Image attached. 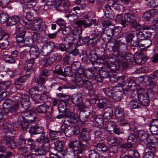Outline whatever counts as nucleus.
Masks as SVG:
<instances>
[{
    "label": "nucleus",
    "mask_w": 158,
    "mask_h": 158,
    "mask_svg": "<svg viewBox=\"0 0 158 158\" xmlns=\"http://www.w3.org/2000/svg\"><path fill=\"white\" fill-rule=\"evenodd\" d=\"M35 152H38V154H35V156L44 155L46 153V150L43 147H39L35 149Z\"/></svg>",
    "instance_id": "61"
},
{
    "label": "nucleus",
    "mask_w": 158,
    "mask_h": 158,
    "mask_svg": "<svg viewBox=\"0 0 158 158\" xmlns=\"http://www.w3.org/2000/svg\"><path fill=\"white\" fill-rule=\"evenodd\" d=\"M30 57L32 60L37 58L40 54L39 49L36 45L31 46L29 51Z\"/></svg>",
    "instance_id": "17"
},
{
    "label": "nucleus",
    "mask_w": 158,
    "mask_h": 158,
    "mask_svg": "<svg viewBox=\"0 0 158 158\" xmlns=\"http://www.w3.org/2000/svg\"><path fill=\"white\" fill-rule=\"evenodd\" d=\"M82 86L88 89H92L93 87V84L92 82L88 80L85 79V80L84 83H83V85Z\"/></svg>",
    "instance_id": "62"
},
{
    "label": "nucleus",
    "mask_w": 158,
    "mask_h": 158,
    "mask_svg": "<svg viewBox=\"0 0 158 158\" xmlns=\"http://www.w3.org/2000/svg\"><path fill=\"white\" fill-rule=\"evenodd\" d=\"M122 45H123L125 48L126 47V44L122 43H120L119 44H115L112 47V51L113 53H115L116 54H119L120 50V48Z\"/></svg>",
    "instance_id": "43"
},
{
    "label": "nucleus",
    "mask_w": 158,
    "mask_h": 158,
    "mask_svg": "<svg viewBox=\"0 0 158 158\" xmlns=\"http://www.w3.org/2000/svg\"><path fill=\"white\" fill-rule=\"evenodd\" d=\"M110 5L106 4L104 6L103 11L105 15L107 18L112 19L114 17V12L111 8Z\"/></svg>",
    "instance_id": "18"
},
{
    "label": "nucleus",
    "mask_w": 158,
    "mask_h": 158,
    "mask_svg": "<svg viewBox=\"0 0 158 158\" xmlns=\"http://www.w3.org/2000/svg\"><path fill=\"white\" fill-rule=\"evenodd\" d=\"M102 91L108 97H112L114 93L113 89H112L109 88H106L103 89Z\"/></svg>",
    "instance_id": "60"
},
{
    "label": "nucleus",
    "mask_w": 158,
    "mask_h": 158,
    "mask_svg": "<svg viewBox=\"0 0 158 158\" xmlns=\"http://www.w3.org/2000/svg\"><path fill=\"white\" fill-rule=\"evenodd\" d=\"M123 56H120L121 58V63L122 65L124 67L127 66L129 64L133 62L134 59V56L129 53H124Z\"/></svg>",
    "instance_id": "8"
},
{
    "label": "nucleus",
    "mask_w": 158,
    "mask_h": 158,
    "mask_svg": "<svg viewBox=\"0 0 158 158\" xmlns=\"http://www.w3.org/2000/svg\"><path fill=\"white\" fill-rule=\"evenodd\" d=\"M40 20H41L42 21H43V19L40 17H38L35 19L33 21V24H32L31 22H23V26L25 27L28 30H32L33 29L34 23H36V21H38Z\"/></svg>",
    "instance_id": "39"
},
{
    "label": "nucleus",
    "mask_w": 158,
    "mask_h": 158,
    "mask_svg": "<svg viewBox=\"0 0 158 158\" xmlns=\"http://www.w3.org/2000/svg\"><path fill=\"white\" fill-rule=\"evenodd\" d=\"M2 58L4 60L8 63H13L15 62L14 58L10 55L4 54L2 56Z\"/></svg>",
    "instance_id": "50"
},
{
    "label": "nucleus",
    "mask_w": 158,
    "mask_h": 158,
    "mask_svg": "<svg viewBox=\"0 0 158 158\" xmlns=\"http://www.w3.org/2000/svg\"><path fill=\"white\" fill-rule=\"evenodd\" d=\"M151 35V33L149 31H139L137 34V37L139 42L140 40L150 38Z\"/></svg>",
    "instance_id": "24"
},
{
    "label": "nucleus",
    "mask_w": 158,
    "mask_h": 158,
    "mask_svg": "<svg viewBox=\"0 0 158 158\" xmlns=\"http://www.w3.org/2000/svg\"><path fill=\"white\" fill-rule=\"evenodd\" d=\"M138 135L141 142L146 143L147 142V140L148 138V135L146 131L143 130H140L139 131Z\"/></svg>",
    "instance_id": "30"
},
{
    "label": "nucleus",
    "mask_w": 158,
    "mask_h": 158,
    "mask_svg": "<svg viewBox=\"0 0 158 158\" xmlns=\"http://www.w3.org/2000/svg\"><path fill=\"white\" fill-rule=\"evenodd\" d=\"M48 140V138L46 137L45 135H41V136L38 138L36 140V142L38 144L39 147H42L44 142Z\"/></svg>",
    "instance_id": "42"
},
{
    "label": "nucleus",
    "mask_w": 158,
    "mask_h": 158,
    "mask_svg": "<svg viewBox=\"0 0 158 158\" xmlns=\"http://www.w3.org/2000/svg\"><path fill=\"white\" fill-rule=\"evenodd\" d=\"M127 81L128 82V87L132 91H137L138 90H139L140 89L142 88L139 84H137L134 77L128 78L127 79Z\"/></svg>",
    "instance_id": "13"
},
{
    "label": "nucleus",
    "mask_w": 158,
    "mask_h": 158,
    "mask_svg": "<svg viewBox=\"0 0 158 158\" xmlns=\"http://www.w3.org/2000/svg\"><path fill=\"white\" fill-rule=\"evenodd\" d=\"M72 69L70 67H66L64 69V72L62 75L65 77V76L72 77L73 75Z\"/></svg>",
    "instance_id": "51"
},
{
    "label": "nucleus",
    "mask_w": 158,
    "mask_h": 158,
    "mask_svg": "<svg viewBox=\"0 0 158 158\" xmlns=\"http://www.w3.org/2000/svg\"><path fill=\"white\" fill-rule=\"evenodd\" d=\"M123 35L125 37L127 43L130 44L132 46L136 47L138 44L139 47L140 45L139 44L137 34L135 35L134 33H130L127 31L123 33Z\"/></svg>",
    "instance_id": "7"
},
{
    "label": "nucleus",
    "mask_w": 158,
    "mask_h": 158,
    "mask_svg": "<svg viewBox=\"0 0 158 158\" xmlns=\"http://www.w3.org/2000/svg\"><path fill=\"white\" fill-rule=\"evenodd\" d=\"M35 111L41 114L44 115V118L50 121L52 118V110L45 103L38 106L35 109Z\"/></svg>",
    "instance_id": "1"
},
{
    "label": "nucleus",
    "mask_w": 158,
    "mask_h": 158,
    "mask_svg": "<svg viewBox=\"0 0 158 158\" xmlns=\"http://www.w3.org/2000/svg\"><path fill=\"white\" fill-rule=\"evenodd\" d=\"M46 28V24L43 21L40 20L36 21L34 23L33 29L32 31H33V34L32 38L34 42H35L39 40L40 34L38 32L40 29H45Z\"/></svg>",
    "instance_id": "3"
},
{
    "label": "nucleus",
    "mask_w": 158,
    "mask_h": 158,
    "mask_svg": "<svg viewBox=\"0 0 158 158\" xmlns=\"http://www.w3.org/2000/svg\"><path fill=\"white\" fill-rule=\"evenodd\" d=\"M101 76L104 78L108 77L110 75V72L107 67L102 66L98 70Z\"/></svg>",
    "instance_id": "27"
},
{
    "label": "nucleus",
    "mask_w": 158,
    "mask_h": 158,
    "mask_svg": "<svg viewBox=\"0 0 158 158\" xmlns=\"http://www.w3.org/2000/svg\"><path fill=\"white\" fill-rule=\"evenodd\" d=\"M95 149L99 151L103 152H106L107 150V148L106 145L102 143H98L94 145Z\"/></svg>",
    "instance_id": "44"
},
{
    "label": "nucleus",
    "mask_w": 158,
    "mask_h": 158,
    "mask_svg": "<svg viewBox=\"0 0 158 158\" xmlns=\"http://www.w3.org/2000/svg\"><path fill=\"white\" fill-rule=\"evenodd\" d=\"M21 115L22 116L18 118V121L20 122L22 119L28 123H31L34 121L37 116L36 112L33 110L23 111L21 113Z\"/></svg>",
    "instance_id": "4"
},
{
    "label": "nucleus",
    "mask_w": 158,
    "mask_h": 158,
    "mask_svg": "<svg viewBox=\"0 0 158 158\" xmlns=\"http://www.w3.org/2000/svg\"><path fill=\"white\" fill-rule=\"evenodd\" d=\"M30 76V73H29L19 77L15 82V85H17L16 87H17L18 86L22 85L24 83Z\"/></svg>",
    "instance_id": "28"
},
{
    "label": "nucleus",
    "mask_w": 158,
    "mask_h": 158,
    "mask_svg": "<svg viewBox=\"0 0 158 158\" xmlns=\"http://www.w3.org/2000/svg\"><path fill=\"white\" fill-rule=\"evenodd\" d=\"M64 145V142L61 140L56 142L55 145V150H57L58 151H61L62 150Z\"/></svg>",
    "instance_id": "57"
},
{
    "label": "nucleus",
    "mask_w": 158,
    "mask_h": 158,
    "mask_svg": "<svg viewBox=\"0 0 158 158\" xmlns=\"http://www.w3.org/2000/svg\"><path fill=\"white\" fill-rule=\"evenodd\" d=\"M34 42L32 39V37H27L24 39V44L22 45L19 44V45L21 47H23L26 45L28 46H30L33 44Z\"/></svg>",
    "instance_id": "47"
},
{
    "label": "nucleus",
    "mask_w": 158,
    "mask_h": 158,
    "mask_svg": "<svg viewBox=\"0 0 158 158\" xmlns=\"http://www.w3.org/2000/svg\"><path fill=\"white\" fill-rule=\"evenodd\" d=\"M116 127L115 123L113 121H110L105 125V127L106 131L110 134H113L114 129Z\"/></svg>",
    "instance_id": "35"
},
{
    "label": "nucleus",
    "mask_w": 158,
    "mask_h": 158,
    "mask_svg": "<svg viewBox=\"0 0 158 158\" xmlns=\"http://www.w3.org/2000/svg\"><path fill=\"white\" fill-rule=\"evenodd\" d=\"M89 57V60L92 62H94L98 59L97 53L94 50L91 52Z\"/></svg>",
    "instance_id": "49"
},
{
    "label": "nucleus",
    "mask_w": 158,
    "mask_h": 158,
    "mask_svg": "<svg viewBox=\"0 0 158 158\" xmlns=\"http://www.w3.org/2000/svg\"><path fill=\"white\" fill-rule=\"evenodd\" d=\"M103 117V116L101 114L96 115L94 119V125L100 128H103L104 123Z\"/></svg>",
    "instance_id": "20"
},
{
    "label": "nucleus",
    "mask_w": 158,
    "mask_h": 158,
    "mask_svg": "<svg viewBox=\"0 0 158 158\" xmlns=\"http://www.w3.org/2000/svg\"><path fill=\"white\" fill-rule=\"evenodd\" d=\"M29 131L31 134H41V135H45V132L44 131V129L41 127H39L35 126L33 127H31Z\"/></svg>",
    "instance_id": "21"
},
{
    "label": "nucleus",
    "mask_w": 158,
    "mask_h": 158,
    "mask_svg": "<svg viewBox=\"0 0 158 158\" xmlns=\"http://www.w3.org/2000/svg\"><path fill=\"white\" fill-rule=\"evenodd\" d=\"M124 19L126 27L128 24H131L132 27L137 30H139L141 29V26L137 22L134 14L129 12L125 13L124 15Z\"/></svg>",
    "instance_id": "2"
},
{
    "label": "nucleus",
    "mask_w": 158,
    "mask_h": 158,
    "mask_svg": "<svg viewBox=\"0 0 158 158\" xmlns=\"http://www.w3.org/2000/svg\"><path fill=\"white\" fill-rule=\"evenodd\" d=\"M130 107L134 109L139 108L142 107L140 103H138L136 101L133 100L131 101L129 103Z\"/></svg>",
    "instance_id": "56"
},
{
    "label": "nucleus",
    "mask_w": 158,
    "mask_h": 158,
    "mask_svg": "<svg viewBox=\"0 0 158 158\" xmlns=\"http://www.w3.org/2000/svg\"><path fill=\"white\" fill-rule=\"evenodd\" d=\"M114 92L112 98L116 102L120 101L122 98V92L116 88H113Z\"/></svg>",
    "instance_id": "34"
},
{
    "label": "nucleus",
    "mask_w": 158,
    "mask_h": 158,
    "mask_svg": "<svg viewBox=\"0 0 158 158\" xmlns=\"http://www.w3.org/2000/svg\"><path fill=\"white\" fill-rule=\"evenodd\" d=\"M21 105L22 108H24L26 110H27L31 106V102L30 100L21 101Z\"/></svg>",
    "instance_id": "63"
},
{
    "label": "nucleus",
    "mask_w": 158,
    "mask_h": 158,
    "mask_svg": "<svg viewBox=\"0 0 158 158\" xmlns=\"http://www.w3.org/2000/svg\"><path fill=\"white\" fill-rule=\"evenodd\" d=\"M137 92L138 99L141 106H148L150 102L147 92L143 88L140 89Z\"/></svg>",
    "instance_id": "6"
},
{
    "label": "nucleus",
    "mask_w": 158,
    "mask_h": 158,
    "mask_svg": "<svg viewBox=\"0 0 158 158\" xmlns=\"http://www.w3.org/2000/svg\"><path fill=\"white\" fill-rule=\"evenodd\" d=\"M147 60V59L144 55H142L139 53L135 54L133 62H135L136 64H144Z\"/></svg>",
    "instance_id": "19"
},
{
    "label": "nucleus",
    "mask_w": 158,
    "mask_h": 158,
    "mask_svg": "<svg viewBox=\"0 0 158 158\" xmlns=\"http://www.w3.org/2000/svg\"><path fill=\"white\" fill-rule=\"evenodd\" d=\"M104 31L103 27L98 26L94 30V33L91 34L94 39V41L97 43L100 40V37L104 33Z\"/></svg>",
    "instance_id": "12"
},
{
    "label": "nucleus",
    "mask_w": 158,
    "mask_h": 158,
    "mask_svg": "<svg viewBox=\"0 0 158 158\" xmlns=\"http://www.w3.org/2000/svg\"><path fill=\"white\" fill-rule=\"evenodd\" d=\"M46 88L43 85H41L37 87H35L33 88L30 89L29 90H30L31 92H44L46 91Z\"/></svg>",
    "instance_id": "48"
},
{
    "label": "nucleus",
    "mask_w": 158,
    "mask_h": 158,
    "mask_svg": "<svg viewBox=\"0 0 158 158\" xmlns=\"http://www.w3.org/2000/svg\"><path fill=\"white\" fill-rule=\"evenodd\" d=\"M1 142L12 148H15L17 147L16 142L10 138L3 137L2 138Z\"/></svg>",
    "instance_id": "16"
},
{
    "label": "nucleus",
    "mask_w": 158,
    "mask_h": 158,
    "mask_svg": "<svg viewBox=\"0 0 158 158\" xmlns=\"http://www.w3.org/2000/svg\"><path fill=\"white\" fill-rule=\"evenodd\" d=\"M105 112L103 117L105 119L110 120L113 116V111L112 109L110 107H106L104 110Z\"/></svg>",
    "instance_id": "31"
},
{
    "label": "nucleus",
    "mask_w": 158,
    "mask_h": 158,
    "mask_svg": "<svg viewBox=\"0 0 158 158\" xmlns=\"http://www.w3.org/2000/svg\"><path fill=\"white\" fill-rule=\"evenodd\" d=\"M68 50L70 53L74 56H76L79 54V52L74 45H70L68 48Z\"/></svg>",
    "instance_id": "55"
},
{
    "label": "nucleus",
    "mask_w": 158,
    "mask_h": 158,
    "mask_svg": "<svg viewBox=\"0 0 158 158\" xmlns=\"http://www.w3.org/2000/svg\"><path fill=\"white\" fill-rule=\"evenodd\" d=\"M107 67L109 69L110 71L111 72L115 71L119 68V65L118 62L117 61H114V62L110 63L107 65Z\"/></svg>",
    "instance_id": "36"
},
{
    "label": "nucleus",
    "mask_w": 158,
    "mask_h": 158,
    "mask_svg": "<svg viewBox=\"0 0 158 158\" xmlns=\"http://www.w3.org/2000/svg\"><path fill=\"white\" fill-rule=\"evenodd\" d=\"M5 104L8 106V107L4 108V110L5 113L8 114L9 113H11L16 111L18 110L19 103L18 101L8 99H6L3 102V105Z\"/></svg>",
    "instance_id": "5"
},
{
    "label": "nucleus",
    "mask_w": 158,
    "mask_h": 158,
    "mask_svg": "<svg viewBox=\"0 0 158 158\" xmlns=\"http://www.w3.org/2000/svg\"><path fill=\"white\" fill-rule=\"evenodd\" d=\"M70 6L69 1H66L64 2L63 6H60L59 8H57L56 10L60 12H63L64 11L67 10Z\"/></svg>",
    "instance_id": "41"
},
{
    "label": "nucleus",
    "mask_w": 158,
    "mask_h": 158,
    "mask_svg": "<svg viewBox=\"0 0 158 158\" xmlns=\"http://www.w3.org/2000/svg\"><path fill=\"white\" fill-rule=\"evenodd\" d=\"M30 76V73H29L19 77L15 82V85H17L16 87H17L18 86L22 85L24 83Z\"/></svg>",
    "instance_id": "29"
},
{
    "label": "nucleus",
    "mask_w": 158,
    "mask_h": 158,
    "mask_svg": "<svg viewBox=\"0 0 158 158\" xmlns=\"http://www.w3.org/2000/svg\"><path fill=\"white\" fill-rule=\"evenodd\" d=\"M115 21L117 23H120L123 27H126V25L124 22V19H123L122 15L120 14L116 16Z\"/></svg>",
    "instance_id": "58"
},
{
    "label": "nucleus",
    "mask_w": 158,
    "mask_h": 158,
    "mask_svg": "<svg viewBox=\"0 0 158 158\" xmlns=\"http://www.w3.org/2000/svg\"><path fill=\"white\" fill-rule=\"evenodd\" d=\"M24 4V6L27 8H33L36 4L37 2L29 1L27 0H23Z\"/></svg>",
    "instance_id": "53"
},
{
    "label": "nucleus",
    "mask_w": 158,
    "mask_h": 158,
    "mask_svg": "<svg viewBox=\"0 0 158 158\" xmlns=\"http://www.w3.org/2000/svg\"><path fill=\"white\" fill-rule=\"evenodd\" d=\"M111 59L112 60H114L113 58L109 57L106 55L103 56L100 59H99L100 62H101V61H102V64L103 66L105 67H107V65H108L110 63Z\"/></svg>",
    "instance_id": "37"
},
{
    "label": "nucleus",
    "mask_w": 158,
    "mask_h": 158,
    "mask_svg": "<svg viewBox=\"0 0 158 158\" xmlns=\"http://www.w3.org/2000/svg\"><path fill=\"white\" fill-rule=\"evenodd\" d=\"M60 132H64L65 136L67 137H70L73 135L75 133V128L74 127L62 125L60 127Z\"/></svg>",
    "instance_id": "11"
},
{
    "label": "nucleus",
    "mask_w": 158,
    "mask_h": 158,
    "mask_svg": "<svg viewBox=\"0 0 158 158\" xmlns=\"http://www.w3.org/2000/svg\"><path fill=\"white\" fill-rule=\"evenodd\" d=\"M90 114V110L88 109L86 110L81 111L79 113L80 120L83 123L86 122Z\"/></svg>",
    "instance_id": "22"
},
{
    "label": "nucleus",
    "mask_w": 158,
    "mask_h": 158,
    "mask_svg": "<svg viewBox=\"0 0 158 158\" xmlns=\"http://www.w3.org/2000/svg\"><path fill=\"white\" fill-rule=\"evenodd\" d=\"M79 138V140L82 143H86L90 140V135L89 131L86 128H83L81 129V132Z\"/></svg>",
    "instance_id": "15"
},
{
    "label": "nucleus",
    "mask_w": 158,
    "mask_h": 158,
    "mask_svg": "<svg viewBox=\"0 0 158 158\" xmlns=\"http://www.w3.org/2000/svg\"><path fill=\"white\" fill-rule=\"evenodd\" d=\"M60 102L58 106L59 112L63 113L66 110V102L67 100L65 99H60Z\"/></svg>",
    "instance_id": "40"
},
{
    "label": "nucleus",
    "mask_w": 158,
    "mask_h": 158,
    "mask_svg": "<svg viewBox=\"0 0 158 158\" xmlns=\"http://www.w3.org/2000/svg\"><path fill=\"white\" fill-rule=\"evenodd\" d=\"M82 143L80 140V141H73L70 143L69 147L70 148H72L73 150H76L78 149V147L80 146V145Z\"/></svg>",
    "instance_id": "45"
},
{
    "label": "nucleus",
    "mask_w": 158,
    "mask_h": 158,
    "mask_svg": "<svg viewBox=\"0 0 158 158\" xmlns=\"http://www.w3.org/2000/svg\"><path fill=\"white\" fill-rule=\"evenodd\" d=\"M82 93H81L73 94L71 97L72 102L75 105L81 102L82 101Z\"/></svg>",
    "instance_id": "26"
},
{
    "label": "nucleus",
    "mask_w": 158,
    "mask_h": 158,
    "mask_svg": "<svg viewBox=\"0 0 158 158\" xmlns=\"http://www.w3.org/2000/svg\"><path fill=\"white\" fill-rule=\"evenodd\" d=\"M146 148L149 150V152L155 153L156 150V146L155 143L152 141L146 143Z\"/></svg>",
    "instance_id": "38"
},
{
    "label": "nucleus",
    "mask_w": 158,
    "mask_h": 158,
    "mask_svg": "<svg viewBox=\"0 0 158 158\" xmlns=\"http://www.w3.org/2000/svg\"><path fill=\"white\" fill-rule=\"evenodd\" d=\"M18 122L19 123V124L21 125L23 131L27 132L28 131L27 130H30V129H29V126H30L29 123H30L26 122L25 120H24V119H22L20 122L19 121H18Z\"/></svg>",
    "instance_id": "46"
},
{
    "label": "nucleus",
    "mask_w": 158,
    "mask_h": 158,
    "mask_svg": "<svg viewBox=\"0 0 158 158\" xmlns=\"http://www.w3.org/2000/svg\"><path fill=\"white\" fill-rule=\"evenodd\" d=\"M55 43L52 41H49L45 44L43 46L41 50V54L44 56H46L50 53L53 48H54Z\"/></svg>",
    "instance_id": "9"
},
{
    "label": "nucleus",
    "mask_w": 158,
    "mask_h": 158,
    "mask_svg": "<svg viewBox=\"0 0 158 158\" xmlns=\"http://www.w3.org/2000/svg\"><path fill=\"white\" fill-rule=\"evenodd\" d=\"M125 127L126 130L128 131V135L130 134L127 139V141H130L131 143L136 142L138 138L137 136L134 133H130L131 131L133 130L134 128L133 124H126Z\"/></svg>",
    "instance_id": "10"
},
{
    "label": "nucleus",
    "mask_w": 158,
    "mask_h": 158,
    "mask_svg": "<svg viewBox=\"0 0 158 158\" xmlns=\"http://www.w3.org/2000/svg\"><path fill=\"white\" fill-rule=\"evenodd\" d=\"M84 75L75 74V76L73 79V81L77 86H82L83 85V83H84L85 80L84 79Z\"/></svg>",
    "instance_id": "23"
},
{
    "label": "nucleus",
    "mask_w": 158,
    "mask_h": 158,
    "mask_svg": "<svg viewBox=\"0 0 158 158\" xmlns=\"http://www.w3.org/2000/svg\"><path fill=\"white\" fill-rule=\"evenodd\" d=\"M79 41L82 44L87 43L88 46L90 47H94L97 44L96 42L94 41V39L91 34L86 37L80 38Z\"/></svg>",
    "instance_id": "14"
},
{
    "label": "nucleus",
    "mask_w": 158,
    "mask_h": 158,
    "mask_svg": "<svg viewBox=\"0 0 158 158\" xmlns=\"http://www.w3.org/2000/svg\"><path fill=\"white\" fill-rule=\"evenodd\" d=\"M89 158H99V154L94 150H90L89 152Z\"/></svg>",
    "instance_id": "64"
},
{
    "label": "nucleus",
    "mask_w": 158,
    "mask_h": 158,
    "mask_svg": "<svg viewBox=\"0 0 158 158\" xmlns=\"http://www.w3.org/2000/svg\"><path fill=\"white\" fill-rule=\"evenodd\" d=\"M9 19V15L5 13L2 12L0 13V23L3 24L6 22Z\"/></svg>",
    "instance_id": "52"
},
{
    "label": "nucleus",
    "mask_w": 158,
    "mask_h": 158,
    "mask_svg": "<svg viewBox=\"0 0 158 158\" xmlns=\"http://www.w3.org/2000/svg\"><path fill=\"white\" fill-rule=\"evenodd\" d=\"M110 103L109 100L108 99H100L98 100V102L96 104V106L98 109H103L105 106L109 105Z\"/></svg>",
    "instance_id": "25"
},
{
    "label": "nucleus",
    "mask_w": 158,
    "mask_h": 158,
    "mask_svg": "<svg viewBox=\"0 0 158 158\" xmlns=\"http://www.w3.org/2000/svg\"><path fill=\"white\" fill-rule=\"evenodd\" d=\"M115 115L116 118L120 121H123L124 116V113L123 108H118L115 111Z\"/></svg>",
    "instance_id": "33"
},
{
    "label": "nucleus",
    "mask_w": 158,
    "mask_h": 158,
    "mask_svg": "<svg viewBox=\"0 0 158 158\" xmlns=\"http://www.w3.org/2000/svg\"><path fill=\"white\" fill-rule=\"evenodd\" d=\"M19 20V17L16 15H14L11 17L9 19V22L12 25L15 24Z\"/></svg>",
    "instance_id": "59"
},
{
    "label": "nucleus",
    "mask_w": 158,
    "mask_h": 158,
    "mask_svg": "<svg viewBox=\"0 0 158 158\" xmlns=\"http://www.w3.org/2000/svg\"><path fill=\"white\" fill-rule=\"evenodd\" d=\"M33 60L29 59L27 60V62L24 67V69L29 72V70H31L33 66L34 65Z\"/></svg>",
    "instance_id": "54"
},
{
    "label": "nucleus",
    "mask_w": 158,
    "mask_h": 158,
    "mask_svg": "<svg viewBox=\"0 0 158 158\" xmlns=\"http://www.w3.org/2000/svg\"><path fill=\"white\" fill-rule=\"evenodd\" d=\"M29 94L31 98L35 103H42L40 96V94H38L35 93L34 92L31 91L30 90H29Z\"/></svg>",
    "instance_id": "32"
}]
</instances>
